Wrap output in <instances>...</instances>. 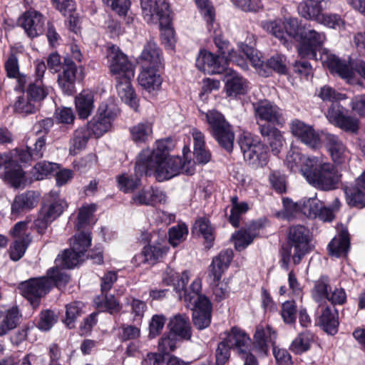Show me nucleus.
I'll return each mask as SVG.
<instances>
[{"label": "nucleus", "mask_w": 365, "mask_h": 365, "mask_svg": "<svg viewBox=\"0 0 365 365\" xmlns=\"http://www.w3.org/2000/svg\"><path fill=\"white\" fill-rule=\"evenodd\" d=\"M301 173L309 185L325 191L335 189L341 177L331 163L319 157L306 159L301 167Z\"/></svg>", "instance_id": "nucleus-1"}, {"label": "nucleus", "mask_w": 365, "mask_h": 365, "mask_svg": "<svg viewBox=\"0 0 365 365\" xmlns=\"http://www.w3.org/2000/svg\"><path fill=\"white\" fill-rule=\"evenodd\" d=\"M150 155L149 149L139 154L135 163V170L140 175H153L158 182L170 180L179 175L185 166V163L178 156L148 160Z\"/></svg>", "instance_id": "nucleus-2"}, {"label": "nucleus", "mask_w": 365, "mask_h": 365, "mask_svg": "<svg viewBox=\"0 0 365 365\" xmlns=\"http://www.w3.org/2000/svg\"><path fill=\"white\" fill-rule=\"evenodd\" d=\"M312 233L304 225H294L290 227L287 245L282 249L281 266L285 270H289L291 259L294 264H298L302 258L312 249L311 245Z\"/></svg>", "instance_id": "nucleus-3"}, {"label": "nucleus", "mask_w": 365, "mask_h": 365, "mask_svg": "<svg viewBox=\"0 0 365 365\" xmlns=\"http://www.w3.org/2000/svg\"><path fill=\"white\" fill-rule=\"evenodd\" d=\"M190 291H185L182 300L192 309L194 326L199 330L207 328L212 319V304L209 299L201 294L202 282L195 279L190 286Z\"/></svg>", "instance_id": "nucleus-4"}, {"label": "nucleus", "mask_w": 365, "mask_h": 365, "mask_svg": "<svg viewBox=\"0 0 365 365\" xmlns=\"http://www.w3.org/2000/svg\"><path fill=\"white\" fill-rule=\"evenodd\" d=\"M143 14L148 21L155 19L161 26V38L165 46L173 49L175 45L174 30L170 26V11L166 0H140Z\"/></svg>", "instance_id": "nucleus-5"}, {"label": "nucleus", "mask_w": 365, "mask_h": 365, "mask_svg": "<svg viewBox=\"0 0 365 365\" xmlns=\"http://www.w3.org/2000/svg\"><path fill=\"white\" fill-rule=\"evenodd\" d=\"M233 257L231 250H222L213 258L208 269V282L212 287L213 294L217 301L225 299L230 289L227 283L221 282L223 272L228 268Z\"/></svg>", "instance_id": "nucleus-6"}, {"label": "nucleus", "mask_w": 365, "mask_h": 365, "mask_svg": "<svg viewBox=\"0 0 365 365\" xmlns=\"http://www.w3.org/2000/svg\"><path fill=\"white\" fill-rule=\"evenodd\" d=\"M211 135L227 152L233 149L235 133L230 123L224 115L217 110H210L205 113Z\"/></svg>", "instance_id": "nucleus-7"}, {"label": "nucleus", "mask_w": 365, "mask_h": 365, "mask_svg": "<svg viewBox=\"0 0 365 365\" xmlns=\"http://www.w3.org/2000/svg\"><path fill=\"white\" fill-rule=\"evenodd\" d=\"M323 63L331 73L337 74L349 84L355 83V71L365 78V62L341 59L332 53H324L321 57Z\"/></svg>", "instance_id": "nucleus-8"}, {"label": "nucleus", "mask_w": 365, "mask_h": 365, "mask_svg": "<svg viewBox=\"0 0 365 365\" xmlns=\"http://www.w3.org/2000/svg\"><path fill=\"white\" fill-rule=\"evenodd\" d=\"M239 145L244 159L254 168L265 166L268 163L267 148L260 140L251 133H243L239 140Z\"/></svg>", "instance_id": "nucleus-9"}, {"label": "nucleus", "mask_w": 365, "mask_h": 365, "mask_svg": "<svg viewBox=\"0 0 365 365\" xmlns=\"http://www.w3.org/2000/svg\"><path fill=\"white\" fill-rule=\"evenodd\" d=\"M250 341L249 336L242 329L232 327L227 337L218 344L215 352L216 365H225L230 359V349L243 354L245 346Z\"/></svg>", "instance_id": "nucleus-10"}, {"label": "nucleus", "mask_w": 365, "mask_h": 365, "mask_svg": "<svg viewBox=\"0 0 365 365\" xmlns=\"http://www.w3.org/2000/svg\"><path fill=\"white\" fill-rule=\"evenodd\" d=\"M118 113V108L113 101L101 103L96 115L88 122L87 125L96 138L108 132Z\"/></svg>", "instance_id": "nucleus-11"}, {"label": "nucleus", "mask_w": 365, "mask_h": 365, "mask_svg": "<svg viewBox=\"0 0 365 365\" xmlns=\"http://www.w3.org/2000/svg\"><path fill=\"white\" fill-rule=\"evenodd\" d=\"M67 207L66 200L60 197L59 191L51 190L44 197L39 216L35 222L36 226L38 228H46L48 224L58 218Z\"/></svg>", "instance_id": "nucleus-12"}, {"label": "nucleus", "mask_w": 365, "mask_h": 365, "mask_svg": "<svg viewBox=\"0 0 365 365\" xmlns=\"http://www.w3.org/2000/svg\"><path fill=\"white\" fill-rule=\"evenodd\" d=\"M106 58L110 71L115 79L122 78L132 79L134 77V66L119 47L115 45L108 46Z\"/></svg>", "instance_id": "nucleus-13"}, {"label": "nucleus", "mask_w": 365, "mask_h": 365, "mask_svg": "<svg viewBox=\"0 0 365 365\" xmlns=\"http://www.w3.org/2000/svg\"><path fill=\"white\" fill-rule=\"evenodd\" d=\"M0 172L5 181L15 188L24 186L26 182L25 173L16 163L13 153L0 154Z\"/></svg>", "instance_id": "nucleus-14"}, {"label": "nucleus", "mask_w": 365, "mask_h": 365, "mask_svg": "<svg viewBox=\"0 0 365 365\" xmlns=\"http://www.w3.org/2000/svg\"><path fill=\"white\" fill-rule=\"evenodd\" d=\"M326 40L323 32L317 31L310 26H304L299 41V54L303 58L317 59V51H319Z\"/></svg>", "instance_id": "nucleus-15"}, {"label": "nucleus", "mask_w": 365, "mask_h": 365, "mask_svg": "<svg viewBox=\"0 0 365 365\" xmlns=\"http://www.w3.org/2000/svg\"><path fill=\"white\" fill-rule=\"evenodd\" d=\"M51 288V284L46 277L30 279L21 282L19 289L31 304L35 307L39 304L40 299Z\"/></svg>", "instance_id": "nucleus-16"}, {"label": "nucleus", "mask_w": 365, "mask_h": 365, "mask_svg": "<svg viewBox=\"0 0 365 365\" xmlns=\"http://www.w3.org/2000/svg\"><path fill=\"white\" fill-rule=\"evenodd\" d=\"M229 60L225 56L214 55L202 50L196 58V67L201 71L208 74H220L226 71Z\"/></svg>", "instance_id": "nucleus-17"}, {"label": "nucleus", "mask_w": 365, "mask_h": 365, "mask_svg": "<svg viewBox=\"0 0 365 365\" xmlns=\"http://www.w3.org/2000/svg\"><path fill=\"white\" fill-rule=\"evenodd\" d=\"M345 108L339 103H332L327 110L326 116L329 121L346 131H356L359 127L358 120L344 113Z\"/></svg>", "instance_id": "nucleus-18"}, {"label": "nucleus", "mask_w": 365, "mask_h": 365, "mask_svg": "<svg viewBox=\"0 0 365 365\" xmlns=\"http://www.w3.org/2000/svg\"><path fill=\"white\" fill-rule=\"evenodd\" d=\"M255 117L257 120H262L272 124L281 123L282 110L273 102L260 100L252 103Z\"/></svg>", "instance_id": "nucleus-19"}, {"label": "nucleus", "mask_w": 365, "mask_h": 365, "mask_svg": "<svg viewBox=\"0 0 365 365\" xmlns=\"http://www.w3.org/2000/svg\"><path fill=\"white\" fill-rule=\"evenodd\" d=\"M18 23L29 37L34 38L43 32L45 19L40 12L29 10L19 18Z\"/></svg>", "instance_id": "nucleus-20"}, {"label": "nucleus", "mask_w": 365, "mask_h": 365, "mask_svg": "<svg viewBox=\"0 0 365 365\" xmlns=\"http://www.w3.org/2000/svg\"><path fill=\"white\" fill-rule=\"evenodd\" d=\"M276 338L277 333L270 326L258 325L254 335L253 350L258 354L266 355L269 346L274 345Z\"/></svg>", "instance_id": "nucleus-21"}, {"label": "nucleus", "mask_w": 365, "mask_h": 365, "mask_svg": "<svg viewBox=\"0 0 365 365\" xmlns=\"http://www.w3.org/2000/svg\"><path fill=\"white\" fill-rule=\"evenodd\" d=\"M291 130L294 136L309 147L317 148L320 145L319 135L312 126L296 119L291 123Z\"/></svg>", "instance_id": "nucleus-22"}, {"label": "nucleus", "mask_w": 365, "mask_h": 365, "mask_svg": "<svg viewBox=\"0 0 365 365\" xmlns=\"http://www.w3.org/2000/svg\"><path fill=\"white\" fill-rule=\"evenodd\" d=\"M225 91L228 96L237 98L248 91V81L232 69H227L224 77Z\"/></svg>", "instance_id": "nucleus-23"}, {"label": "nucleus", "mask_w": 365, "mask_h": 365, "mask_svg": "<svg viewBox=\"0 0 365 365\" xmlns=\"http://www.w3.org/2000/svg\"><path fill=\"white\" fill-rule=\"evenodd\" d=\"M63 71L58 74V83L63 91L67 94L73 92L74 83L76 79L78 67L69 57L64 58L62 64Z\"/></svg>", "instance_id": "nucleus-24"}, {"label": "nucleus", "mask_w": 365, "mask_h": 365, "mask_svg": "<svg viewBox=\"0 0 365 365\" xmlns=\"http://www.w3.org/2000/svg\"><path fill=\"white\" fill-rule=\"evenodd\" d=\"M165 193L158 187H150L142 189L133 196V202L138 205L155 206L158 204L165 203Z\"/></svg>", "instance_id": "nucleus-25"}, {"label": "nucleus", "mask_w": 365, "mask_h": 365, "mask_svg": "<svg viewBox=\"0 0 365 365\" xmlns=\"http://www.w3.org/2000/svg\"><path fill=\"white\" fill-rule=\"evenodd\" d=\"M325 145L333 161L336 164H342L349 158V152L341 140L336 135H325Z\"/></svg>", "instance_id": "nucleus-26"}, {"label": "nucleus", "mask_w": 365, "mask_h": 365, "mask_svg": "<svg viewBox=\"0 0 365 365\" xmlns=\"http://www.w3.org/2000/svg\"><path fill=\"white\" fill-rule=\"evenodd\" d=\"M142 67L151 68H160L163 66L162 51L158 45L153 41L148 42L143 48L140 56Z\"/></svg>", "instance_id": "nucleus-27"}, {"label": "nucleus", "mask_w": 365, "mask_h": 365, "mask_svg": "<svg viewBox=\"0 0 365 365\" xmlns=\"http://www.w3.org/2000/svg\"><path fill=\"white\" fill-rule=\"evenodd\" d=\"M190 272L187 271L180 274L168 267L163 274L162 282L165 285L173 286L175 290L180 293V298L182 299L185 292L190 290V288L185 289L190 279Z\"/></svg>", "instance_id": "nucleus-28"}, {"label": "nucleus", "mask_w": 365, "mask_h": 365, "mask_svg": "<svg viewBox=\"0 0 365 365\" xmlns=\"http://www.w3.org/2000/svg\"><path fill=\"white\" fill-rule=\"evenodd\" d=\"M138 81L141 87L148 93H153L160 88L163 79L158 73L160 68L142 67Z\"/></svg>", "instance_id": "nucleus-29"}, {"label": "nucleus", "mask_w": 365, "mask_h": 365, "mask_svg": "<svg viewBox=\"0 0 365 365\" xmlns=\"http://www.w3.org/2000/svg\"><path fill=\"white\" fill-rule=\"evenodd\" d=\"M170 332L181 339L188 340L191 337V327L189 317L178 314L170 318L168 323Z\"/></svg>", "instance_id": "nucleus-30"}, {"label": "nucleus", "mask_w": 365, "mask_h": 365, "mask_svg": "<svg viewBox=\"0 0 365 365\" xmlns=\"http://www.w3.org/2000/svg\"><path fill=\"white\" fill-rule=\"evenodd\" d=\"M75 106L79 118L87 119L94 108V93L89 90H83L75 98Z\"/></svg>", "instance_id": "nucleus-31"}, {"label": "nucleus", "mask_w": 365, "mask_h": 365, "mask_svg": "<svg viewBox=\"0 0 365 365\" xmlns=\"http://www.w3.org/2000/svg\"><path fill=\"white\" fill-rule=\"evenodd\" d=\"M259 132L265 140H267L274 155H278L283 146L284 138L282 133L276 128L269 125H259Z\"/></svg>", "instance_id": "nucleus-32"}, {"label": "nucleus", "mask_w": 365, "mask_h": 365, "mask_svg": "<svg viewBox=\"0 0 365 365\" xmlns=\"http://www.w3.org/2000/svg\"><path fill=\"white\" fill-rule=\"evenodd\" d=\"M349 237L346 229H342L328 245L329 255L336 257L346 255L349 248Z\"/></svg>", "instance_id": "nucleus-33"}, {"label": "nucleus", "mask_w": 365, "mask_h": 365, "mask_svg": "<svg viewBox=\"0 0 365 365\" xmlns=\"http://www.w3.org/2000/svg\"><path fill=\"white\" fill-rule=\"evenodd\" d=\"M116 88L118 96L125 103L128 104L133 110H137L138 108V100L134 90L131 86V79L125 78H117Z\"/></svg>", "instance_id": "nucleus-34"}, {"label": "nucleus", "mask_w": 365, "mask_h": 365, "mask_svg": "<svg viewBox=\"0 0 365 365\" xmlns=\"http://www.w3.org/2000/svg\"><path fill=\"white\" fill-rule=\"evenodd\" d=\"M35 192L27 191L16 195L11 204V213L18 215L34 208L36 205Z\"/></svg>", "instance_id": "nucleus-35"}, {"label": "nucleus", "mask_w": 365, "mask_h": 365, "mask_svg": "<svg viewBox=\"0 0 365 365\" xmlns=\"http://www.w3.org/2000/svg\"><path fill=\"white\" fill-rule=\"evenodd\" d=\"M319 322L326 332L331 335L335 334L339 326L336 309L334 307H322Z\"/></svg>", "instance_id": "nucleus-36"}, {"label": "nucleus", "mask_w": 365, "mask_h": 365, "mask_svg": "<svg viewBox=\"0 0 365 365\" xmlns=\"http://www.w3.org/2000/svg\"><path fill=\"white\" fill-rule=\"evenodd\" d=\"M214 42L218 48L220 56H225L230 61L236 63L242 69L247 68V64L244 58L237 57V52L233 48H230L229 43L223 39L222 36H216L214 38Z\"/></svg>", "instance_id": "nucleus-37"}, {"label": "nucleus", "mask_w": 365, "mask_h": 365, "mask_svg": "<svg viewBox=\"0 0 365 365\" xmlns=\"http://www.w3.org/2000/svg\"><path fill=\"white\" fill-rule=\"evenodd\" d=\"M91 136H93V133L87 125L77 128L74 131L73 138L71 141L70 154L74 155L79 150L85 148Z\"/></svg>", "instance_id": "nucleus-38"}, {"label": "nucleus", "mask_w": 365, "mask_h": 365, "mask_svg": "<svg viewBox=\"0 0 365 365\" xmlns=\"http://www.w3.org/2000/svg\"><path fill=\"white\" fill-rule=\"evenodd\" d=\"M167 252V248L160 244L153 245H147L144 247L141 254L135 255L133 258L135 261H140L153 264L156 260L161 258Z\"/></svg>", "instance_id": "nucleus-39"}, {"label": "nucleus", "mask_w": 365, "mask_h": 365, "mask_svg": "<svg viewBox=\"0 0 365 365\" xmlns=\"http://www.w3.org/2000/svg\"><path fill=\"white\" fill-rule=\"evenodd\" d=\"M131 138L136 143H145L152 138L153 123L143 120L130 128Z\"/></svg>", "instance_id": "nucleus-40"}, {"label": "nucleus", "mask_w": 365, "mask_h": 365, "mask_svg": "<svg viewBox=\"0 0 365 365\" xmlns=\"http://www.w3.org/2000/svg\"><path fill=\"white\" fill-rule=\"evenodd\" d=\"M329 291H331V287L329 277L322 276L314 282L312 290V296L314 301L318 303H322L327 301Z\"/></svg>", "instance_id": "nucleus-41"}, {"label": "nucleus", "mask_w": 365, "mask_h": 365, "mask_svg": "<svg viewBox=\"0 0 365 365\" xmlns=\"http://www.w3.org/2000/svg\"><path fill=\"white\" fill-rule=\"evenodd\" d=\"M71 249L82 257L91 245V236L89 230H82L71 240Z\"/></svg>", "instance_id": "nucleus-42"}, {"label": "nucleus", "mask_w": 365, "mask_h": 365, "mask_svg": "<svg viewBox=\"0 0 365 365\" xmlns=\"http://www.w3.org/2000/svg\"><path fill=\"white\" fill-rule=\"evenodd\" d=\"M94 302L100 312H108L110 314H113L118 312L121 309L119 302L114 296L108 295L107 293L97 297Z\"/></svg>", "instance_id": "nucleus-43"}, {"label": "nucleus", "mask_w": 365, "mask_h": 365, "mask_svg": "<svg viewBox=\"0 0 365 365\" xmlns=\"http://www.w3.org/2000/svg\"><path fill=\"white\" fill-rule=\"evenodd\" d=\"M283 27L285 33L283 44H286L288 42V37L297 41L299 40L304 26H301L297 18L289 17L285 19L283 21Z\"/></svg>", "instance_id": "nucleus-44"}, {"label": "nucleus", "mask_w": 365, "mask_h": 365, "mask_svg": "<svg viewBox=\"0 0 365 365\" xmlns=\"http://www.w3.org/2000/svg\"><path fill=\"white\" fill-rule=\"evenodd\" d=\"M259 25L264 31L272 34L283 43L285 33L283 21L281 19L263 20L260 21Z\"/></svg>", "instance_id": "nucleus-45"}, {"label": "nucleus", "mask_w": 365, "mask_h": 365, "mask_svg": "<svg viewBox=\"0 0 365 365\" xmlns=\"http://www.w3.org/2000/svg\"><path fill=\"white\" fill-rule=\"evenodd\" d=\"M348 204L353 207L362 208L365 206V192L356 185L346 186L344 188Z\"/></svg>", "instance_id": "nucleus-46"}, {"label": "nucleus", "mask_w": 365, "mask_h": 365, "mask_svg": "<svg viewBox=\"0 0 365 365\" xmlns=\"http://www.w3.org/2000/svg\"><path fill=\"white\" fill-rule=\"evenodd\" d=\"M82 256L73 251L72 249L65 250L63 253L57 257L55 262L61 268L72 269L82 260Z\"/></svg>", "instance_id": "nucleus-47"}, {"label": "nucleus", "mask_w": 365, "mask_h": 365, "mask_svg": "<svg viewBox=\"0 0 365 365\" xmlns=\"http://www.w3.org/2000/svg\"><path fill=\"white\" fill-rule=\"evenodd\" d=\"M143 175L137 173L135 170V175L122 174L117 177V182L119 189L124 192H129L137 188L140 184V177Z\"/></svg>", "instance_id": "nucleus-48"}, {"label": "nucleus", "mask_w": 365, "mask_h": 365, "mask_svg": "<svg viewBox=\"0 0 365 365\" xmlns=\"http://www.w3.org/2000/svg\"><path fill=\"white\" fill-rule=\"evenodd\" d=\"M173 147V140L170 138L160 139L155 142V148L150 150L148 160L168 158L170 150Z\"/></svg>", "instance_id": "nucleus-49"}, {"label": "nucleus", "mask_w": 365, "mask_h": 365, "mask_svg": "<svg viewBox=\"0 0 365 365\" xmlns=\"http://www.w3.org/2000/svg\"><path fill=\"white\" fill-rule=\"evenodd\" d=\"M321 201L315 195L313 197H304L301 200V214L310 219L317 217Z\"/></svg>", "instance_id": "nucleus-50"}, {"label": "nucleus", "mask_w": 365, "mask_h": 365, "mask_svg": "<svg viewBox=\"0 0 365 365\" xmlns=\"http://www.w3.org/2000/svg\"><path fill=\"white\" fill-rule=\"evenodd\" d=\"M96 210L95 204L83 205L78 210L75 227L78 231L87 230L86 227L90 224L91 218Z\"/></svg>", "instance_id": "nucleus-51"}, {"label": "nucleus", "mask_w": 365, "mask_h": 365, "mask_svg": "<svg viewBox=\"0 0 365 365\" xmlns=\"http://www.w3.org/2000/svg\"><path fill=\"white\" fill-rule=\"evenodd\" d=\"M322 6L317 3L303 1L298 6V13L303 18L317 21L322 14Z\"/></svg>", "instance_id": "nucleus-52"}, {"label": "nucleus", "mask_w": 365, "mask_h": 365, "mask_svg": "<svg viewBox=\"0 0 365 365\" xmlns=\"http://www.w3.org/2000/svg\"><path fill=\"white\" fill-rule=\"evenodd\" d=\"M14 107L16 113L22 115L34 113L37 109L36 102L28 96L27 93L17 98Z\"/></svg>", "instance_id": "nucleus-53"}, {"label": "nucleus", "mask_w": 365, "mask_h": 365, "mask_svg": "<svg viewBox=\"0 0 365 365\" xmlns=\"http://www.w3.org/2000/svg\"><path fill=\"white\" fill-rule=\"evenodd\" d=\"M51 268L47 272V277L51 284V287L55 285L58 289L64 287L70 279L69 275L63 271L62 269L58 267Z\"/></svg>", "instance_id": "nucleus-54"}, {"label": "nucleus", "mask_w": 365, "mask_h": 365, "mask_svg": "<svg viewBox=\"0 0 365 365\" xmlns=\"http://www.w3.org/2000/svg\"><path fill=\"white\" fill-rule=\"evenodd\" d=\"M31 240V237L25 236L21 239H16L9 247L10 259L13 261L19 260L24 255Z\"/></svg>", "instance_id": "nucleus-55"}, {"label": "nucleus", "mask_w": 365, "mask_h": 365, "mask_svg": "<svg viewBox=\"0 0 365 365\" xmlns=\"http://www.w3.org/2000/svg\"><path fill=\"white\" fill-rule=\"evenodd\" d=\"M201 14L207 24V29L210 31L213 29L215 21V11L210 0H194Z\"/></svg>", "instance_id": "nucleus-56"}, {"label": "nucleus", "mask_w": 365, "mask_h": 365, "mask_svg": "<svg viewBox=\"0 0 365 365\" xmlns=\"http://www.w3.org/2000/svg\"><path fill=\"white\" fill-rule=\"evenodd\" d=\"M255 233L250 230H240L232 235L235 247L242 251L250 245L255 237Z\"/></svg>", "instance_id": "nucleus-57"}, {"label": "nucleus", "mask_w": 365, "mask_h": 365, "mask_svg": "<svg viewBox=\"0 0 365 365\" xmlns=\"http://www.w3.org/2000/svg\"><path fill=\"white\" fill-rule=\"evenodd\" d=\"M311 339L310 333L302 332L292 342L290 350L297 354L307 351L310 348Z\"/></svg>", "instance_id": "nucleus-58"}, {"label": "nucleus", "mask_w": 365, "mask_h": 365, "mask_svg": "<svg viewBox=\"0 0 365 365\" xmlns=\"http://www.w3.org/2000/svg\"><path fill=\"white\" fill-rule=\"evenodd\" d=\"M307 158L302 155L297 149L292 148L286 156L284 163L291 171L296 172L299 170L301 172V167Z\"/></svg>", "instance_id": "nucleus-59"}, {"label": "nucleus", "mask_w": 365, "mask_h": 365, "mask_svg": "<svg viewBox=\"0 0 365 365\" xmlns=\"http://www.w3.org/2000/svg\"><path fill=\"white\" fill-rule=\"evenodd\" d=\"M265 68L269 71L273 70L280 74H284L287 72V59L286 57L282 54H276L272 56L265 63Z\"/></svg>", "instance_id": "nucleus-60"}, {"label": "nucleus", "mask_w": 365, "mask_h": 365, "mask_svg": "<svg viewBox=\"0 0 365 365\" xmlns=\"http://www.w3.org/2000/svg\"><path fill=\"white\" fill-rule=\"evenodd\" d=\"M280 315L287 324H294L297 319V305L294 300H288L282 304Z\"/></svg>", "instance_id": "nucleus-61"}, {"label": "nucleus", "mask_w": 365, "mask_h": 365, "mask_svg": "<svg viewBox=\"0 0 365 365\" xmlns=\"http://www.w3.org/2000/svg\"><path fill=\"white\" fill-rule=\"evenodd\" d=\"M318 96L323 101H329L331 102V104L338 103V101L347 98L346 94L337 92L329 86H324L322 87L318 91Z\"/></svg>", "instance_id": "nucleus-62"}, {"label": "nucleus", "mask_w": 365, "mask_h": 365, "mask_svg": "<svg viewBox=\"0 0 365 365\" xmlns=\"http://www.w3.org/2000/svg\"><path fill=\"white\" fill-rule=\"evenodd\" d=\"M27 93L36 103L46 97L48 93V88L45 86L42 81H35L29 84Z\"/></svg>", "instance_id": "nucleus-63"}, {"label": "nucleus", "mask_w": 365, "mask_h": 365, "mask_svg": "<svg viewBox=\"0 0 365 365\" xmlns=\"http://www.w3.org/2000/svg\"><path fill=\"white\" fill-rule=\"evenodd\" d=\"M188 229L185 224H179L172 227L168 232L170 244L173 246H178L187 236Z\"/></svg>", "instance_id": "nucleus-64"}]
</instances>
